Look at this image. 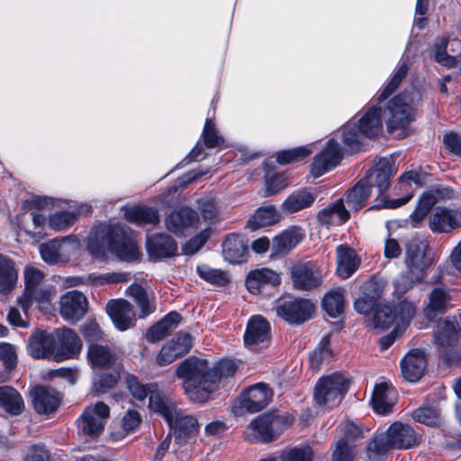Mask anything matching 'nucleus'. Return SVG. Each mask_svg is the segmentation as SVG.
Here are the masks:
<instances>
[{
    "label": "nucleus",
    "mask_w": 461,
    "mask_h": 461,
    "mask_svg": "<svg viewBox=\"0 0 461 461\" xmlns=\"http://www.w3.org/2000/svg\"><path fill=\"white\" fill-rule=\"evenodd\" d=\"M86 242V249L95 258H103L107 251L124 261L139 257L136 242L120 225L99 224L92 229Z\"/></svg>",
    "instance_id": "1"
},
{
    "label": "nucleus",
    "mask_w": 461,
    "mask_h": 461,
    "mask_svg": "<svg viewBox=\"0 0 461 461\" xmlns=\"http://www.w3.org/2000/svg\"><path fill=\"white\" fill-rule=\"evenodd\" d=\"M176 375L183 379L185 394L192 402H204L217 384V375L205 359L190 357L182 361L176 370Z\"/></svg>",
    "instance_id": "2"
},
{
    "label": "nucleus",
    "mask_w": 461,
    "mask_h": 461,
    "mask_svg": "<svg viewBox=\"0 0 461 461\" xmlns=\"http://www.w3.org/2000/svg\"><path fill=\"white\" fill-rule=\"evenodd\" d=\"M417 444L415 430L408 424L393 423L385 433L374 437L367 446V456L376 460L391 449H409Z\"/></svg>",
    "instance_id": "3"
},
{
    "label": "nucleus",
    "mask_w": 461,
    "mask_h": 461,
    "mask_svg": "<svg viewBox=\"0 0 461 461\" xmlns=\"http://www.w3.org/2000/svg\"><path fill=\"white\" fill-rule=\"evenodd\" d=\"M288 414L264 413L256 417L247 426L244 438L249 443H270L276 440L291 425Z\"/></svg>",
    "instance_id": "4"
},
{
    "label": "nucleus",
    "mask_w": 461,
    "mask_h": 461,
    "mask_svg": "<svg viewBox=\"0 0 461 461\" xmlns=\"http://www.w3.org/2000/svg\"><path fill=\"white\" fill-rule=\"evenodd\" d=\"M126 384L134 399L145 404L149 397V408L154 412L159 413L164 419L172 420L174 411L170 402L157 384H142L136 376L127 375Z\"/></svg>",
    "instance_id": "5"
},
{
    "label": "nucleus",
    "mask_w": 461,
    "mask_h": 461,
    "mask_svg": "<svg viewBox=\"0 0 461 461\" xmlns=\"http://www.w3.org/2000/svg\"><path fill=\"white\" fill-rule=\"evenodd\" d=\"M416 313L415 306L409 302H401L396 306L378 305L373 318L375 328L387 330L395 325L393 334H398L407 327Z\"/></svg>",
    "instance_id": "6"
},
{
    "label": "nucleus",
    "mask_w": 461,
    "mask_h": 461,
    "mask_svg": "<svg viewBox=\"0 0 461 461\" xmlns=\"http://www.w3.org/2000/svg\"><path fill=\"white\" fill-rule=\"evenodd\" d=\"M348 389V379L341 374L334 373L318 381L314 399L319 405L332 408L341 402Z\"/></svg>",
    "instance_id": "7"
},
{
    "label": "nucleus",
    "mask_w": 461,
    "mask_h": 461,
    "mask_svg": "<svg viewBox=\"0 0 461 461\" xmlns=\"http://www.w3.org/2000/svg\"><path fill=\"white\" fill-rule=\"evenodd\" d=\"M428 250V242L420 237L411 238L406 245L405 266L416 280H424L427 269L434 263V258Z\"/></svg>",
    "instance_id": "8"
},
{
    "label": "nucleus",
    "mask_w": 461,
    "mask_h": 461,
    "mask_svg": "<svg viewBox=\"0 0 461 461\" xmlns=\"http://www.w3.org/2000/svg\"><path fill=\"white\" fill-rule=\"evenodd\" d=\"M411 98L406 95H398L390 100L384 113L390 132L397 129H405L414 120L410 105Z\"/></svg>",
    "instance_id": "9"
},
{
    "label": "nucleus",
    "mask_w": 461,
    "mask_h": 461,
    "mask_svg": "<svg viewBox=\"0 0 461 461\" xmlns=\"http://www.w3.org/2000/svg\"><path fill=\"white\" fill-rule=\"evenodd\" d=\"M109 414L110 408L103 402L86 407L79 419V432L90 438L98 437L104 429Z\"/></svg>",
    "instance_id": "10"
},
{
    "label": "nucleus",
    "mask_w": 461,
    "mask_h": 461,
    "mask_svg": "<svg viewBox=\"0 0 461 461\" xmlns=\"http://www.w3.org/2000/svg\"><path fill=\"white\" fill-rule=\"evenodd\" d=\"M428 227L436 234L449 233L461 228V210L446 206L432 208L428 218Z\"/></svg>",
    "instance_id": "11"
},
{
    "label": "nucleus",
    "mask_w": 461,
    "mask_h": 461,
    "mask_svg": "<svg viewBox=\"0 0 461 461\" xmlns=\"http://www.w3.org/2000/svg\"><path fill=\"white\" fill-rule=\"evenodd\" d=\"M396 171L397 167L392 158H380L363 180L370 189L372 187H377L379 195L382 196L388 189L390 179L394 176Z\"/></svg>",
    "instance_id": "12"
},
{
    "label": "nucleus",
    "mask_w": 461,
    "mask_h": 461,
    "mask_svg": "<svg viewBox=\"0 0 461 461\" xmlns=\"http://www.w3.org/2000/svg\"><path fill=\"white\" fill-rule=\"evenodd\" d=\"M314 310V304L304 299L284 302L276 307V315L291 324H300L310 320Z\"/></svg>",
    "instance_id": "13"
},
{
    "label": "nucleus",
    "mask_w": 461,
    "mask_h": 461,
    "mask_svg": "<svg viewBox=\"0 0 461 461\" xmlns=\"http://www.w3.org/2000/svg\"><path fill=\"white\" fill-rule=\"evenodd\" d=\"M342 158V149L339 144L331 139L327 146L318 153L312 164V174L314 177H320L328 171L336 167Z\"/></svg>",
    "instance_id": "14"
},
{
    "label": "nucleus",
    "mask_w": 461,
    "mask_h": 461,
    "mask_svg": "<svg viewBox=\"0 0 461 461\" xmlns=\"http://www.w3.org/2000/svg\"><path fill=\"white\" fill-rule=\"evenodd\" d=\"M192 348V337L186 332H178L160 349L157 362L159 366L171 364L178 357L187 354Z\"/></svg>",
    "instance_id": "15"
},
{
    "label": "nucleus",
    "mask_w": 461,
    "mask_h": 461,
    "mask_svg": "<svg viewBox=\"0 0 461 461\" xmlns=\"http://www.w3.org/2000/svg\"><path fill=\"white\" fill-rule=\"evenodd\" d=\"M57 361L76 357L82 348V343L77 333L71 329H58L55 330Z\"/></svg>",
    "instance_id": "16"
},
{
    "label": "nucleus",
    "mask_w": 461,
    "mask_h": 461,
    "mask_svg": "<svg viewBox=\"0 0 461 461\" xmlns=\"http://www.w3.org/2000/svg\"><path fill=\"white\" fill-rule=\"evenodd\" d=\"M198 222L197 212L187 207L172 212L165 220L167 230L179 236L196 229Z\"/></svg>",
    "instance_id": "17"
},
{
    "label": "nucleus",
    "mask_w": 461,
    "mask_h": 461,
    "mask_svg": "<svg viewBox=\"0 0 461 461\" xmlns=\"http://www.w3.org/2000/svg\"><path fill=\"white\" fill-rule=\"evenodd\" d=\"M270 340V325L268 321L260 315L251 317L247 324L244 334L245 345L252 350L258 346H266Z\"/></svg>",
    "instance_id": "18"
},
{
    "label": "nucleus",
    "mask_w": 461,
    "mask_h": 461,
    "mask_svg": "<svg viewBox=\"0 0 461 461\" xmlns=\"http://www.w3.org/2000/svg\"><path fill=\"white\" fill-rule=\"evenodd\" d=\"M174 414L172 420L165 419L171 429H174L175 440L178 445H182L189 438L194 437L198 432V420L191 415H183L172 404Z\"/></svg>",
    "instance_id": "19"
},
{
    "label": "nucleus",
    "mask_w": 461,
    "mask_h": 461,
    "mask_svg": "<svg viewBox=\"0 0 461 461\" xmlns=\"http://www.w3.org/2000/svg\"><path fill=\"white\" fill-rule=\"evenodd\" d=\"M292 279L296 289L309 291L322 282V273L312 263L298 264L292 268Z\"/></svg>",
    "instance_id": "20"
},
{
    "label": "nucleus",
    "mask_w": 461,
    "mask_h": 461,
    "mask_svg": "<svg viewBox=\"0 0 461 461\" xmlns=\"http://www.w3.org/2000/svg\"><path fill=\"white\" fill-rule=\"evenodd\" d=\"M87 300L84 294L69 291L60 298V315L68 321L75 322L86 312Z\"/></svg>",
    "instance_id": "21"
},
{
    "label": "nucleus",
    "mask_w": 461,
    "mask_h": 461,
    "mask_svg": "<svg viewBox=\"0 0 461 461\" xmlns=\"http://www.w3.org/2000/svg\"><path fill=\"white\" fill-rule=\"evenodd\" d=\"M105 310L118 330H126L133 325L135 313L131 304L126 300H110Z\"/></svg>",
    "instance_id": "22"
},
{
    "label": "nucleus",
    "mask_w": 461,
    "mask_h": 461,
    "mask_svg": "<svg viewBox=\"0 0 461 461\" xmlns=\"http://www.w3.org/2000/svg\"><path fill=\"white\" fill-rule=\"evenodd\" d=\"M28 350L34 358H50L55 356V331L36 330L30 338Z\"/></svg>",
    "instance_id": "23"
},
{
    "label": "nucleus",
    "mask_w": 461,
    "mask_h": 461,
    "mask_svg": "<svg viewBox=\"0 0 461 461\" xmlns=\"http://www.w3.org/2000/svg\"><path fill=\"white\" fill-rule=\"evenodd\" d=\"M426 366L424 352L420 349L411 350L401 362L402 377L408 382L415 383L423 375Z\"/></svg>",
    "instance_id": "24"
},
{
    "label": "nucleus",
    "mask_w": 461,
    "mask_h": 461,
    "mask_svg": "<svg viewBox=\"0 0 461 461\" xmlns=\"http://www.w3.org/2000/svg\"><path fill=\"white\" fill-rule=\"evenodd\" d=\"M31 394L33 408L40 414L52 413L59 406L61 396L51 387L37 386Z\"/></svg>",
    "instance_id": "25"
},
{
    "label": "nucleus",
    "mask_w": 461,
    "mask_h": 461,
    "mask_svg": "<svg viewBox=\"0 0 461 461\" xmlns=\"http://www.w3.org/2000/svg\"><path fill=\"white\" fill-rule=\"evenodd\" d=\"M280 283V275L267 267L250 271L246 278L247 289L253 294L262 293L267 286H277Z\"/></svg>",
    "instance_id": "26"
},
{
    "label": "nucleus",
    "mask_w": 461,
    "mask_h": 461,
    "mask_svg": "<svg viewBox=\"0 0 461 461\" xmlns=\"http://www.w3.org/2000/svg\"><path fill=\"white\" fill-rule=\"evenodd\" d=\"M55 295V286L46 282L32 290L23 292V295L18 299V304L26 315L33 303H36L39 306L49 304Z\"/></svg>",
    "instance_id": "27"
},
{
    "label": "nucleus",
    "mask_w": 461,
    "mask_h": 461,
    "mask_svg": "<svg viewBox=\"0 0 461 461\" xmlns=\"http://www.w3.org/2000/svg\"><path fill=\"white\" fill-rule=\"evenodd\" d=\"M146 249L151 258L160 259L175 256L177 245L169 235L160 233L147 237Z\"/></svg>",
    "instance_id": "28"
},
{
    "label": "nucleus",
    "mask_w": 461,
    "mask_h": 461,
    "mask_svg": "<svg viewBox=\"0 0 461 461\" xmlns=\"http://www.w3.org/2000/svg\"><path fill=\"white\" fill-rule=\"evenodd\" d=\"M395 400L396 391L392 384L383 382L375 386L371 402L376 413L385 415L391 412Z\"/></svg>",
    "instance_id": "29"
},
{
    "label": "nucleus",
    "mask_w": 461,
    "mask_h": 461,
    "mask_svg": "<svg viewBox=\"0 0 461 461\" xmlns=\"http://www.w3.org/2000/svg\"><path fill=\"white\" fill-rule=\"evenodd\" d=\"M272 393L264 384L251 386L240 400V407L250 412H258L270 402Z\"/></svg>",
    "instance_id": "30"
},
{
    "label": "nucleus",
    "mask_w": 461,
    "mask_h": 461,
    "mask_svg": "<svg viewBox=\"0 0 461 461\" xmlns=\"http://www.w3.org/2000/svg\"><path fill=\"white\" fill-rule=\"evenodd\" d=\"M434 47L435 60L447 67L454 66L461 55V41L457 39H437Z\"/></svg>",
    "instance_id": "31"
},
{
    "label": "nucleus",
    "mask_w": 461,
    "mask_h": 461,
    "mask_svg": "<svg viewBox=\"0 0 461 461\" xmlns=\"http://www.w3.org/2000/svg\"><path fill=\"white\" fill-rule=\"evenodd\" d=\"M383 286L376 281H369L364 285L363 294L354 303L355 310L363 315L369 314L383 295Z\"/></svg>",
    "instance_id": "32"
},
{
    "label": "nucleus",
    "mask_w": 461,
    "mask_h": 461,
    "mask_svg": "<svg viewBox=\"0 0 461 461\" xmlns=\"http://www.w3.org/2000/svg\"><path fill=\"white\" fill-rule=\"evenodd\" d=\"M349 212L344 204V198H339L317 215L319 222L327 227L339 226L349 219Z\"/></svg>",
    "instance_id": "33"
},
{
    "label": "nucleus",
    "mask_w": 461,
    "mask_h": 461,
    "mask_svg": "<svg viewBox=\"0 0 461 461\" xmlns=\"http://www.w3.org/2000/svg\"><path fill=\"white\" fill-rule=\"evenodd\" d=\"M249 248L244 239L237 234H230L222 243V255L230 264H240L247 258Z\"/></svg>",
    "instance_id": "34"
},
{
    "label": "nucleus",
    "mask_w": 461,
    "mask_h": 461,
    "mask_svg": "<svg viewBox=\"0 0 461 461\" xmlns=\"http://www.w3.org/2000/svg\"><path fill=\"white\" fill-rule=\"evenodd\" d=\"M451 296L443 288L437 287L429 295L428 303L423 309L424 316L429 320H435L438 315L444 314L451 307Z\"/></svg>",
    "instance_id": "35"
},
{
    "label": "nucleus",
    "mask_w": 461,
    "mask_h": 461,
    "mask_svg": "<svg viewBox=\"0 0 461 461\" xmlns=\"http://www.w3.org/2000/svg\"><path fill=\"white\" fill-rule=\"evenodd\" d=\"M362 134L368 139L377 137L383 131L382 111L380 107L369 108L358 121Z\"/></svg>",
    "instance_id": "36"
},
{
    "label": "nucleus",
    "mask_w": 461,
    "mask_h": 461,
    "mask_svg": "<svg viewBox=\"0 0 461 461\" xmlns=\"http://www.w3.org/2000/svg\"><path fill=\"white\" fill-rule=\"evenodd\" d=\"M125 219L136 225L156 224L159 221L157 209L143 205L126 206L123 209Z\"/></svg>",
    "instance_id": "37"
},
{
    "label": "nucleus",
    "mask_w": 461,
    "mask_h": 461,
    "mask_svg": "<svg viewBox=\"0 0 461 461\" xmlns=\"http://www.w3.org/2000/svg\"><path fill=\"white\" fill-rule=\"evenodd\" d=\"M88 361L95 371L109 370L115 363L116 357L108 347L93 344L88 348Z\"/></svg>",
    "instance_id": "38"
},
{
    "label": "nucleus",
    "mask_w": 461,
    "mask_h": 461,
    "mask_svg": "<svg viewBox=\"0 0 461 461\" xmlns=\"http://www.w3.org/2000/svg\"><path fill=\"white\" fill-rule=\"evenodd\" d=\"M358 266L359 260L353 249L343 245L337 248V273L342 279L350 277Z\"/></svg>",
    "instance_id": "39"
},
{
    "label": "nucleus",
    "mask_w": 461,
    "mask_h": 461,
    "mask_svg": "<svg viewBox=\"0 0 461 461\" xmlns=\"http://www.w3.org/2000/svg\"><path fill=\"white\" fill-rule=\"evenodd\" d=\"M458 323L456 321L439 322L434 334V343L438 348H447L458 340Z\"/></svg>",
    "instance_id": "40"
},
{
    "label": "nucleus",
    "mask_w": 461,
    "mask_h": 461,
    "mask_svg": "<svg viewBox=\"0 0 461 461\" xmlns=\"http://www.w3.org/2000/svg\"><path fill=\"white\" fill-rule=\"evenodd\" d=\"M131 279L130 273L108 272L104 274H89L86 277L78 276L74 278V285L90 284L95 286L125 283Z\"/></svg>",
    "instance_id": "41"
},
{
    "label": "nucleus",
    "mask_w": 461,
    "mask_h": 461,
    "mask_svg": "<svg viewBox=\"0 0 461 461\" xmlns=\"http://www.w3.org/2000/svg\"><path fill=\"white\" fill-rule=\"evenodd\" d=\"M303 236L304 234L301 229L284 230L273 240V253L275 255L287 254L303 239Z\"/></svg>",
    "instance_id": "42"
},
{
    "label": "nucleus",
    "mask_w": 461,
    "mask_h": 461,
    "mask_svg": "<svg viewBox=\"0 0 461 461\" xmlns=\"http://www.w3.org/2000/svg\"><path fill=\"white\" fill-rule=\"evenodd\" d=\"M314 201L315 195L312 193L301 189L289 194L283 202L281 208L285 212L294 213L310 207Z\"/></svg>",
    "instance_id": "43"
},
{
    "label": "nucleus",
    "mask_w": 461,
    "mask_h": 461,
    "mask_svg": "<svg viewBox=\"0 0 461 461\" xmlns=\"http://www.w3.org/2000/svg\"><path fill=\"white\" fill-rule=\"evenodd\" d=\"M0 406L13 415L20 414L24 409L21 394L11 386H0Z\"/></svg>",
    "instance_id": "44"
},
{
    "label": "nucleus",
    "mask_w": 461,
    "mask_h": 461,
    "mask_svg": "<svg viewBox=\"0 0 461 461\" xmlns=\"http://www.w3.org/2000/svg\"><path fill=\"white\" fill-rule=\"evenodd\" d=\"M339 140L350 151H358L363 146L364 134L356 123L348 122L339 131Z\"/></svg>",
    "instance_id": "45"
},
{
    "label": "nucleus",
    "mask_w": 461,
    "mask_h": 461,
    "mask_svg": "<svg viewBox=\"0 0 461 461\" xmlns=\"http://www.w3.org/2000/svg\"><path fill=\"white\" fill-rule=\"evenodd\" d=\"M180 315L172 312L165 316L160 321L153 325L147 332V339L149 341H158L166 337L180 321Z\"/></svg>",
    "instance_id": "46"
},
{
    "label": "nucleus",
    "mask_w": 461,
    "mask_h": 461,
    "mask_svg": "<svg viewBox=\"0 0 461 461\" xmlns=\"http://www.w3.org/2000/svg\"><path fill=\"white\" fill-rule=\"evenodd\" d=\"M371 190L366 182L361 179L351 190H349L344 198V203L348 210L357 211L366 205L369 198Z\"/></svg>",
    "instance_id": "47"
},
{
    "label": "nucleus",
    "mask_w": 461,
    "mask_h": 461,
    "mask_svg": "<svg viewBox=\"0 0 461 461\" xmlns=\"http://www.w3.org/2000/svg\"><path fill=\"white\" fill-rule=\"evenodd\" d=\"M18 274L14 262L5 256L0 255V292L8 294L15 285Z\"/></svg>",
    "instance_id": "48"
},
{
    "label": "nucleus",
    "mask_w": 461,
    "mask_h": 461,
    "mask_svg": "<svg viewBox=\"0 0 461 461\" xmlns=\"http://www.w3.org/2000/svg\"><path fill=\"white\" fill-rule=\"evenodd\" d=\"M322 307L329 316L339 317L345 307V290L339 287L328 292L322 300Z\"/></svg>",
    "instance_id": "49"
},
{
    "label": "nucleus",
    "mask_w": 461,
    "mask_h": 461,
    "mask_svg": "<svg viewBox=\"0 0 461 461\" xmlns=\"http://www.w3.org/2000/svg\"><path fill=\"white\" fill-rule=\"evenodd\" d=\"M279 220V214L274 206L261 207L247 221V228L256 230L261 227L275 224Z\"/></svg>",
    "instance_id": "50"
},
{
    "label": "nucleus",
    "mask_w": 461,
    "mask_h": 461,
    "mask_svg": "<svg viewBox=\"0 0 461 461\" xmlns=\"http://www.w3.org/2000/svg\"><path fill=\"white\" fill-rule=\"evenodd\" d=\"M119 373L114 369L95 371L93 379V390L97 394H103L113 388L119 380Z\"/></svg>",
    "instance_id": "51"
},
{
    "label": "nucleus",
    "mask_w": 461,
    "mask_h": 461,
    "mask_svg": "<svg viewBox=\"0 0 461 461\" xmlns=\"http://www.w3.org/2000/svg\"><path fill=\"white\" fill-rule=\"evenodd\" d=\"M126 294L135 301L140 309V318H145L155 311V305L149 301L147 292L141 285H131L127 288Z\"/></svg>",
    "instance_id": "52"
},
{
    "label": "nucleus",
    "mask_w": 461,
    "mask_h": 461,
    "mask_svg": "<svg viewBox=\"0 0 461 461\" xmlns=\"http://www.w3.org/2000/svg\"><path fill=\"white\" fill-rule=\"evenodd\" d=\"M126 294L135 301L140 309V318H145L155 311V305L149 301L147 292L141 285H131L127 288Z\"/></svg>",
    "instance_id": "53"
},
{
    "label": "nucleus",
    "mask_w": 461,
    "mask_h": 461,
    "mask_svg": "<svg viewBox=\"0 0 461 461\" xmlns=\"http://www.w3.org/2000/svg\"><path fill=\"white\" fill-rule=\"evenodd\" d=\"M436 203V198L433 194H423L415 208V210L410 215V221L412 227H419L420 223L425 219V217L430 212L433 205Z\"/></svg>",
    "instance_id": "54"
},
{
    "label": "nucleus",
    "mask_w": 461,
    "mask_h": 461,
    "mask_svg": "<svg viewBox=\"0 0 461 461\" xmlns=\"http://www.w3.org/2000/svg\"><path fill=\"white\" fill-rule=\"evenodd\" d=\"M312 145L297 147L276 153V161L281 165L298 162L312 153Z\"/></svg>",
    "instance_id": "55"
},
{
    "label": "nucleus",
    "mask_w": 461,
    "mask_h": 461,
    "mask_svg": "<svg viewBox=\"0 0 461 461\" xmlns=\"http://www.w3.org/2000/svg\"><path fill=\"white\" fill-rule=\"evenodd\" d=\"M412 419L428 426H436L440 420V411L437 407L425 406L413 411Z\"/></svg>",
    "instance_id": "56"
},
{
    "label": "nucleus",
    "mask_w": 461,
    "mask_h": 461,
    "mask_svg": "<svg viewBox=\"0 0 461 461\" xmlns=\"http://www.w3.org/2000/svg\"><path fill=\"white\" fill-rule=\"evenodd\" d=\"M77 214L74 212H57L51 214L48 225L54 230H63L75 223Z\"/></svg>",
    "instance_id": "57"
},
{
    "label": "nucleus",
    "mask_w": 461,
    "mask_h": 461,
    "mask_svg": "<svg viewBox=\"0 0 461 461\" xmlns=\"http://www.w3.org/2000/svg\"><path fill=\"white\" fill-rule=\"evenodd\" d=\"M197 273L201 278L212 285L223 286L229 282L228 275L220 269L202 266L197 267Z\"/></svg>",
    "instance_id": "58"
},
{
    "label": "nucleus",
    "mask_w": 461,
    "mask_h": 461,
    "mask_svg": "<svg viewBox=\"0 0 461 461\" xmlns=\"http://www.w3.org/2000/svg\"><path fill=\"white\" fill-rule=\"evenodd\" d=\"M40 253L44 262L49 265H57L63 263L59 249L58 247V239H53L40 246Z\"/></svg>",
    "instance_id": "59"
},
{
    "label": "nucleus",
    "mask_w": 461,
    "mask_h": 461,
    "mask_svg": "<svg viewBox=\"0 0 461 461\" xmlns=\"http://www.w3.org/2000/svg\"><path fill=\"white\" fill-rule=\"evenodd\" d=\"M58 247L63 263H67L70 257L79 249L80 241L77 236L69 235L62 239H58Z\"/></svg>",
    "instance_id": "60"
},
{
    "label": "nucleus",
    "mask_w": 461,
    "mask_h": 461,
    "mask_svg": "<svg viewBox=\"0 0 461 461\" xmlns=\"http://www.w3.org/2000/svg\"><path fill=\"white\" fill-rule=\"evenodd\" d=\"M280 458L281 461H312L313 452L309 446L294 447L284 451Z\"/></svg>",
    "instance_id": "61"
},
{
    "label": "nucleus",
    "mask_w": 461,
    "mask_h": 461,
    "mask_svg": "<svg viewBox=\"0 0 461 461\" xmlns=\"http://www.w3.org/2000/svg\"><path fill=\"white\" fill-rule=\"evenodd\" d=\"M203 139L204 145L207 148H214L223 143V138L219 134L215 129L214 123L212 119H207L203 131Z\"/></svg>",
    "instance_id": "62"
},
{
    "label": "nucleus",
    "mask_w": 461,
    "mask_h": 461,
    "mask_svg": "<svg viewBox=\"0 0 461 461\" xmlns=\"http://www.w3.org/2000/svg\"><path fill=\"white\" fill-rule=\"evenodd\" d=\"M408 67L406 64H402L393 77H392L391 81L387 84V86L384 87V91L378 97V104H381L383 101H384L391 94H393L395 89L398 87L402 80L405 77L407 74Z\"/></svg>",
    "instance_id": "63"
},
{
    "label": "nucleus",
    "mask_w": 461,
    "mask_h": 461,
    "mask_svg": "<svg viewBox=\"0 0 461 461\" xmlns=\"http://www.w3.org/2000/svg\"><path fill=\"white\" fill-rule=\"evenodd\" d=\"M287 186V178L284 174L276 173L266 176L267 195H273L280 193Z\"/></svg>",
    "instance_id": "64"
}]
</instances>
